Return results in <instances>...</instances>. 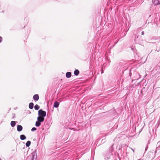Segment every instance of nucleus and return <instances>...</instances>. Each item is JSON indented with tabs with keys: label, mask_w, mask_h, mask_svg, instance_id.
<instances>
[{
	"label": "nucleus",
	"mask_w": 160,
	"mask_h": 160,
	"mask_svg": "<svg viewBox=\"0 0 160 160\" xmlns=\"http://www.w3.org/2000/svg\"><path fill=\"white\" fill-rule=\"evenodd\" d=\"M116 43H117V42H116V43H115V44H114V45H113V46H114V45H115V44H116Z\"/></svg>",
	"instance_id": "24"
},
{
	"label": "nucleus",
	"mask_w": 160,
	"mask_h": 160,
	"mask_svg": "<svg viewBox=\"0 0 160 160\" xmlns=\"http://www.w3.org/2000/svg\"><path fill=\"white\" fill-rule=\"evenodd\" d=\"M131 149L133 151V152H134V150L132 148H131Z\"/></svg>",
	"instance_id": "23"
},
{
	"label": "nucleus",
	"mask_w": 160,
	"mask_h": 160,
	"mask_svg": "<svg viewBox=\"0 0 160 160\" xmlns=\"http://www.w3.org/2000/svg\"><path fill=\"white\" fill-rule=\"evenodd\" d=\"M60 103L57 101H55L53 104V107L55 108H57L59 107Z\"/></svg>",
	"instance_id": "7"
},
{
	"label": "nucleus",
	"mask_w": 160,
	"mask_h": 160,
	"mask_svg": "<svg viewBox=\"0 0 160 160\" xmlns=\"http://www.w3.org/2000/svg\"><path fill=\"white\" fill-rule=\"evenodd\" d=\"M72 73L70 72H68L66 74V77L68 78H70L71 76Z\"/></svg>",
	"instance_id": "9"
},
{
	"label": "nucleus",
	"mask_w": 160,
	"mask_h": 160,
	"mask_svg": "<svg viewBox=\"0 0 160 160\" xmlns=\"http://www.w3.org/2000/svg\"><path fill=\"white\" fill-rule=\"evenodd\" d=\"M2 38L1 36H0V43L1 42H2Z\"/></svg>",
	"instance_id": "19"
},
{
	"label": "nucleus",
	"mask_w": 160,
	"mask_h": 160,
	"mask_svg": "<svg viewBox=\"0 0 160 160\" xmlns=\"http://www.w3.org/2000/svg\"><path fill=\"white\" fill-rule=\"evenodd\" d=\"M34 109L35 110H38L40 108V106L38 104H36L34 106Z\"/></svg>",
	"instance_id": "17"
},
{
	"label": "nucleus",
	"mask_w": 160,
	"mask_h": 160,
	"mask_svg": "<svg viewBox=\"0 0 160 160\" xmlns=\"http://www.w3.org/2000/svg\"><path fill=\"white\" fill-rule=\"evenodd\" d=\"M32 160H36L37 158V155H35V152H33L31 154Z\"/></svg>",
	"instance_id": "3"
},
{
	"label": "nucleus",
	"mask_w": 160,
	"mask_h": 160,
	"mask_svg": "<svg viewBox=\"0 0 160 160\" xmlns=\"http://www.w3.org/2000/svg\"><path fill=\"white\" fill-rule=\"evenodd\" d=\"M156 151H155V153H156Z\"/></svg>",
	"instance_id": "26"
},
{
	"label": "nucleus",
	"mask_w": 160,
	"mask_h": 160,
	"mask_svg": "<svg viewBox=\"0 0 160 160\" xmlns=\"http://www.w3.org/2000/svg\"><path fill=\"white\" fill-rule=\"evenodd\" d=\"M119 150H121V148H119Z\"/></svg>",
	"instance_id": "25"
},
{
	"label": "nucleus",
	"mask_w": 160,
	"mask_h": 160,
	"mask_svg": "<svg viewBox=\"0 0 160 160\" xmlns=\"http://www.w3.org/2000/svg\"><path fill=\"white\" fill-rule=\"evenodd\" d=\"M157 52H158V51H158V50H157Z\"/></svg>",
	"instance_id": "27"
},
{
	"label": "nucleus",
	"mask_w": 160,
	"mask_h": 160,
	"mask_svg": "<svg viewBox=\"0 0 160 160\" xmlns=\"http://www.w3.org/2000/svg\"><path fill=\"white\" fill-rule=\"evenodd\" d=\"M103 73V71L102 70V71H101V73L102 74Z\"/></svg>",
	"instance_id": "21"
},
{
	"label": "nucleus",
	"mask_w": 160,
	"mask_h": 160,
	"mask_svg": "<svg viewBox=\"0 0 160 160\" xmlns=\"http://www.w3.org/2000/svg\"><path fill=\"white\" fill-rule=\"evenodd\" d=\"M131 49H132V51H133V52H135V49H134V48H131Z\"/></svg>",
	"instance_id": "20"
},
{
	"label": "nucleus",
	"mask_w": 160,
	"mask_h": 160,
	"mask_svg": "<svg viewBox=\"0 0 160 160\" xmlns=\"http://www.w3.org/2000/svg\"><path fill=\"white\" fill-rule=\"evenodd\" d=\"M37 130V128L35 127H33L32 128L31 130L32 132H33L35 131H36Z\"/></svg>",
	"instance_id": "18"
},
{
	"label": "nucleus",
	"mask_w": 160,
	"mask_h": 160,
	"mask_svg": "<svg viewBox=\"0 0 160 160\" xmlns=\"http://www.w3.org/2000/svg\"><path fill=\"white\" fill-rule=\"evenodd\" d=\"M16 122L15 121H12L11 122V125L12 127H14L16 125Z\"/></svg>",
	"instance_id": "13"
},
{
	"label": "nucleus",
	"mask_w": 160,
	"mask_h": 160,
	"mask_svg": "<svg viewBox=\"0 0 160 160\" xmlns=\"http://www.w3.org/2000/svg\"><path fill=\"white\" fill-rule=\"evenodd\" d=\"M141 34H142V35H144V32L143 31H142V32H141Z\"/></svg>",
	"instance_id": "22"
},
{
	"label": "nucleus",
	"mask_w": 160,
	"mask_h": 160,
	"mask_svg": "<svg viewBox=\"0 0 160 160\" xmlns=\"http://www.w3.org/2000/svg\"><path fill=\"white\" fill-rule=\"evenodd\" d=\"M23 128L21 125H18L17 127V130L18 132H21Z\"/></svg>",
	"instance_id": "8"
},
{
	"label": "nucleus",
	"mask_w": 160,
	"mask_h": 160,
	"mask_svg": "<svg viewBox=\"0 0 160 160\" xmlns=\"http://www.w3.org/2000/svg\"><path fill=\"white\" fill-rule=\"evenodd\" d=\"M157 147L156 148V149L157 150H159V148H160V141H159L157 144Z\"/></svg>",
	"instance_id": "16"
},
{
	"label": "nucleus",
	"mask_w": 160,
	"mask_h": 160,
	"mask_svg": "<svg viewBox=\"0 0 160 160\" xmlns=\"http://www.w3.org/2000/svg\"><path fill=\"white\" fill-rule=\"evenodd\" d=\"M113 145L114 144H112L109 148L108 150L105 153L104 156V160H114L112 153L114 149Z\"/></svg>",
	"instance_id": "1"
},
{
	"label": "nucleus",
	"mask_w": 160,
	"mask_h": 160,
	"mask_svg": "<svg viewBox=\"0 0 160 160\" xmlns=\"http://www.w3.org/2000/svg\"><path fill=\"white\" fill-rule=\"evenodd\" d=\"M0 160H1V159L0 158Z\"/></svg>",
	"instance_id": "28"
},
{
	"label": "nucleus",
	"mask_w": 160,
	"mask_h": 160,
	"mask_svg": "<svg viewBox=\"0 0 160 160\" xmlns=\"http://www.w3.org/2000/svg\"><path fill=\"white\" fill-rule=\"evenodd\" d=\"M38 116L44 118L46 116V112L42 109H40L38 111Z\"/></svg>",
	"instance_id": "2"
},
{
	"label": "nucleus",
	"mask_w": 160,
	"mask_h": 160,
	"mask_svg": "<svg viewBox=\"0 0 160 160\" xmlns=\"http://www.w3.org/2000/svg\"><path fill=\"white\" fill-rule=\"evenodd\" d=\"M20 138L21 140H23L26 138V137L25 135L22 134L20 135Z\"/></svg>",
	"instance_id": "10"
},
{
	"label": "nucleus",
	"mask_w": 160,
	"mask_h": 160,
	"mask_svg": "<svg viewBox=\"0 0 160 160\" xmlns=\"http://www.w3.org/2000/svg\"><path fill=\"white\" fill-rule=\"evenodd\" d=\"M31 143V141H28L26 143V145L27 147H29Z\"/></svg>",
	"instance_id": "15"
},
{
	"label": "nucleus",
	"mask_w": 160,
	"mask_h": 160,
	"mask_svg": "<svg viewBox=\"0 0 160 160\" xmlns=\"http://www.w3.org/2000/svg\"><path fill=\"white\" fill-rule=\"evenodd\" d=\"M44 118L38 116L37 118V121L41 122L44 121Z\"/></svg>",
	"instance_id": "5"
},
{
	"label": "nucleus",
	"mask_w": 160,
	"mask_h": 160,
	"mask_svg": "<svg viewBox=\"0 0 160 160\" xmlns=\"http://www.w3.org/2000/svg\"><path fill=\"white\" fill-rule=\"evenodd\" d=\"M33 99L35 101H38L39 99V95L37 94L34 95L33 97Z\"/></svg>",
	"instance_id": "4"
},
{
	"label": "nucleus",
	"mask_w": 160,
	"mask_h": 160,
	"mask_svg": "<svg viewBox=\"0 0 160 160\" xmlns=\"http://www.w3.org/2000/svg\"><path fill=\"white\" fill-rule=\"evenodd\" d=\"M35 126L37 127H39L41 125V122L37 121L35 123Z\"/></svg>",
	"instance_id": "14"
},
{
	"label": "nucleus",
	"mask_w": 160,
	"mask_h": 160,
	"mask_svg": "<svg viewBox=\"0 0 160 160\" xmlns=\"http://www.w3.org/2000/svg\"><path fill=\"white\" fill-rule=\"evenodd\" d=\"M155 5H157L160 4V0H152Z\"/></svg>",
	"instance_id": "6"
},
{
	"label": "nucleus",
	"mask_w": 160,
	"mask_h": 160,
	"mask_svg": "<svg viewBox=\"0 0 160 160\" xmlns=\"http://www.w3.org/2000/svg\"><path fill=\"white\" fill-rule=\"evenodd\" d=\"M34 104L33 102H30L29 105V108L30 109H32L33 108Z\"/></svg>",
	"instance_id": "12"
},
{
	"label": "nucleus",
	"mask_w": 160,
	"mask_h": 160,
	"mask_svg": "<svg viewBox=\"0 0 160 160\" xmlns=\"http://www.w3.org/2000/svg\"><path fill=\"white\" fill-rule=\"evenodd\" d=\"M74 73L75 76H78L79 73V71L78 69H75L74 71Z\"/></svg>",
	"instance_id": "11"
}]
</instances>
